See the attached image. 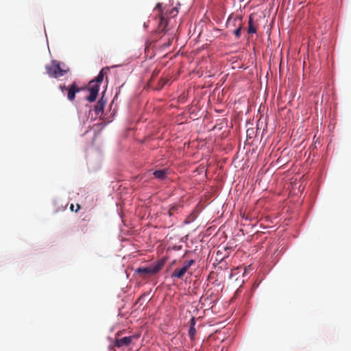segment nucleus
<instances>
[{"label": "nucleus", "mask_w": 351, "mask_h": 351, "mask_svg": "<svg viewBox=\"0 0 351 351\" xmlns=\"http://www.w3.org/2000/svg\"><path fill=\"white\" fill-rule=\"evenodd\" d=\"M108 71V67L103 68L99 73L98 75L89 82L88 89L90 92V95L86 97L87 101L89 102H93L95 101L99 90L100 84L103 82L104 76Z\"/></svg>", "instance_id": "nucleus-1"}, {"label": "nucleus", "mask_w": 351, "mask_h": 351, "mask_svg": "<svg viewBox=\"0 0 351 351\" xmlns=\"http://www.w3.org/2000/svg\"><path fill=\"white\" fill-rule=\"evenodd\" d=\"M165 263V259H160L156 263L152 265L149 267H138L136 269L135 272L140 274L143 277L148 275H154L160 271L164 267Z\"/></svg>", "instance_id": "nucleus-2"}, {"label": "nucleus", "mask_w": 351, "mask_h": 351, "mask_svg": "<svg viewBox=\"0 0 351 351\" xmlns=\"http://www.w3.org/2000/svg\"><path fill=\"white\" fill-rule=\"evenodd\" d=\"M45 69L47 73L54 78L62 77L66 73V70L61 69L60 63L57 60H52L50 64L46 65Z\"/></svg>", "instance_id": "nucleus-3"}, {"label": "nucleus", "mask_w": 351, "mask_h": 351, "mask_svg": "<svg viewBox=\"0 0 351 351\" xmlns=\"http://www.w3.org/2000/svg\"><path fill=\"white\" fill-rule=\"evenodd\" d=\"M195 263V261L191 259L184 263L182 267L176 269L171 274V278L182 279L189 268Z\"/></svg>", "instance_id": "nucleus-4"}, {"label": "nucleus", "mask_w": 351, "mask_h": 351, "mask_svg": "<svg viewBox=\"0 0 351 351\" xmlns=\"http://www.w3.org/2000/svg\"><path fill=\"white\" fill-rule=\"evenodd\" d=\"M60 88L62 92L64 90L68 91L67 98L69 101H73L75 98V94L82 90V88L78 87L75 82H73L68 88H66L64 85H60Z\"/></svg>", "instance_id": "nucleus-5"}, {"label": "nucleus", "mask_w": 351, "mask_h": 351, "mask_svg": "<svg viewBox=\"0 0 351 351\" xmlns=\"http://www.w3.org/2000/svg\"><path fill=\"white\" fill-rule=\"evenodd\" d=\"M155 10L158 11L160 17L159 30L161 32L167 31L168 20L163 16L162 11V4L160 3H157Z\"/></svg>", "instance_id": "nucleus-6"}, {"label": "nucleus", "mask_w": 351, "mask_h": 351, "mask_svg": "<svg viewBox=\"0 0 351 351\" xmlns=\"http://www.w3.org/2000/svg\"><path fill=\"white\" fill-rule=\"evenodd\" d=\"M90 217H86L82 219V220L76 226L75 231L83 234L87 233L89 229L88 222L90 221Z\"/></svg>", "instance_id": "nucleus-7"}, {"label": "nucleus", "mask_w": 351, "mask_h": 351, "mask_svg": "<svg viewBox=\"0 0 351 351\" xmlns=\"http://www.w3.org/2000/svg\"><path fill=\"white\" fill-rule=\"evenodd\" d=\"M138 337L135 335L124 337L121 339H116L114 346L121 348L123 346H128L132 343L133 339H137Z\"/></svg>", "instance_id": "nucleus-8"}, {"label": "nucleus", "mask_w": 351, "mask_h": 351, "mask_svg": "<svg viewBox=\"0 0 351 351\" xmlns=\"http://www.w3.org/2000/svg\"><path fill=\"white\" fill-rule=\"evenodd\" d=\"M107 100L104 99V97H102L96 104L95 106L94 110L95 112V114L97 115H99V114H102L104 112V106L106 104Z\"/></svg>", "instance_id": "nucleus-9"}, {"label": "nucleus", "mask_w": 351, "mask_h": 351, "mask_svg": "<svg viewBox=\"0 0 351 351\" xmlns=\"http://www.w3.org/2000/svg\"><path fill=\"white\" fill-rule=\"evenodd\" d=\"M154 176L160 180H163L166 178L167 171L165 169L156 170L154 172Z\"/></svg>", "instance_id": "nucleus-10"}, {"label": "nucleus", "mask_w": 351, "mask_h": 351, "mask_svg": "<svg viewBox=\"0 0 351 351\" xmlns=\"http://www.w3.org/2000/svg\"><path fill=\"white\" fill-rule=\"evenodd\" d=\"M256 32V27L254 25V24L253 23L252 16H250V19H249V27H248L247 32L249 34H253V33H255Z\"/></svg>", "instance_id": "nucleus-11"}, {"label": "nucleus", "mask_w": 351, "mask_h": 351, "mask_svg": "<svg viewBox=\"0 0 351 351\" xmlns=\"http://www.w3.org/2000/svg\"><path fill=\"white\" fill-rule=\"evenodd\" d=\"M179 206L177 204H173L170 206L169 210L168 211V214L169 217H171L174 215V213L178 210Z\"/></svg>", "instance_id": "nucleus-12"}, {"label": "nucleus", "mask_w": 351, "mask_h": 351, "mask_svg": "<svg viewBox=\"0 0 351 351\" xmlns=\"http://www.w3.org/2000/svg\"><path fill=\"white\" fill-rule=\"evenodd\" d=\"M196 334V329L195 327H190L189 330V336L191 340H194Z\"/></svg>", "instance_id": "nucleus-13"}, {"label": "nucleus", "mask_w": 351, "mask_h": 351, "mask_svg": "<svg viewBox=\"0 0 351 351\" xmlns=\"http://www.w3.org/2000/svg\"><path fill=\"white\" fill-rule=\"evenodd\" d=\"M241 29H242V27H241V24H239V26L238 28H237L234 31V34L235 35V36L237 38H239L241 36Z\"/></svg>", "instance_id": "nucleus-14"}, {"label": "nucleus", "mask_w": 351, "mask_h": 351, "mask_svg": "<svg viewBox=\"0 0 351 351\" xmlns=\"http://www.w3.org/2000/svg\"><path fill=\"white\" fill-rule=\"evenodd\" d=\"M168 82L167 79H161L160 81V87L162 88Z\"/></svg>", "instance_id": "nucleus-15"}, {"label": "nucleus", "mask_w": 351, "mask_h": 351, "mask_svg": "<svg viewBox=\"0 0 351 351\" xmlns=\"http://www.w3.org/2000/svg\"><path fill=\"white\" fill-rule=\"evenodd\" d=\"M269 221H270L269 219V217L265 215V226H264L265 228H267V227H269V224H265V223Z\"/></svg>", "instance_id": "nucleus-16"}, {"label": "nucleus", "mask_w": 351, "mask_h": 351, "mask_svg": "<svg viewBox=\"0 0 351 351\" xmlns=\"http://www.w3.org/2000/svg\"><path fill=\"white\" fill-rule=\"evenodd\" d=\"M195 319L194 317H193L191 321H190V327H195Z\"/></svg>", "instance_id": "nucleus-17"}, {"label": "nucleus", "mask_w": 351, "mask_h": 351, "mask_svg": "<svg viewBox=\"0 0 351 351\" xmlns=\"http://www.w3.org/2000/svg\"><path fill=\"white\" fill-rule=\"evenodd\" d=\"M80 204H77V209L75 211L77 212V210H80Z\"/></svg>", "instance_id": "nucleus-18"}, {"label": "nucleus", "mask_w": 351, "mask_h": 351, "mask_svg": "<svg viewBox=\"0 0 351 351\" xmlns=\"http://www.w3.org/2000/svg\"><path fill=\"white\" fill-rule=\"evenodd\" d=\"M70 209L71 210L73 211L74 210V205L73 204H71V206H70Z\"/></svg>", "instance_id": "nucleus-19"}, {"label": "nucleus", "mask_w": 351, "mask_h": 351, "mask_svg": "<svg viewBox=\"0 0 351 351\" xmlns=\"http://www.w3.org/2000/svg\"><path fill=\"white\" fill-rule=\"evenodd\" d=\"M157 74H158V73H153V75H152V77H154V76L156 75Z\"/></svg>", "instance_id": "nucleus-20"}]
</instances>
